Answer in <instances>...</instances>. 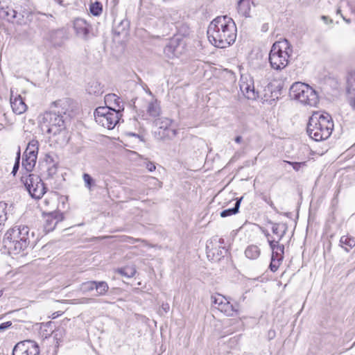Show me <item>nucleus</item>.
Instances as JSON below:
<instances>
[{
    "mask_svg": "<svg viewBox=\"0 0 355 355\" xmlns=\"http://www.w3.org/2000/svg\"><path fill=\"white\" fill-rule=\"evenodd\" d=\"M207 37L216 47L223 49L230 46L236 38L234 21L227 16L217 17L208 26Z\"/></svg>",
    "mask_w": 355,
    "mask_h": 355,
    "instance_id": "f257e3e1",
    "label": "nucleus"
},
{
    "mask_svg": "<svg viewBox=\"0 0 355 355\" xmlns=\"http://www.w3.org/2000/svg\"><path fill=\"white\" fill-rule=\"evenodd\" d=\"M68 101L60 99L52 103L51 110L45 112L40 119L42 129L46 133L56 135L65 129V118Z\"/></svg>",
    "mask_w": 355,
    "mask_h": 355,
    "instance_id": "f03ea898",
    "label": "nucleus"
},
{
    "mask_svg": "<svg viewBox=\"0 0 355 355\" xmlns=\"http://www.w3.org/2000/svg\"><path fill=\"white\" fill-rule=\"evenodd\" d=\"M34 233L26 225L10 228L4 235L3 245L10 252L15 254L25 251L33 239Z\"/></svg>",
    "mask_w": 355,
    "mask_h": 355,
    "instance_id": "7ed1b4c3",
    "label": "nucleus"
},
{
    "mask_svg": "<svg viewBox=\"0 0 355 355\" xmlns=\"http://www.w3.org/2000/svg\"><path fill=\"white\" fill-rule=\"evenodd\" d=\"M334 122L327 114H313L309 120L306 132L309 136L315 141L328 139L332 133Z\"/></svg>",
    "mask_w": 355,
    "mask_h": 355,
    "instance_id": "20e7f679",
    "label": "nucleus"
},
{
    "mask_svg": "<svg viewBox=\"0 0 355 355\" xmlns=\"http://www.w3.org/2000/svg\"><path fill=\"white\" fill-rule=\"evenodd\" d=\"M292 51L288 40L284 39L275 42L269 53V62L271 67L276 70L285 68L288 64V58Z\"/></svg>",
    "mask_w": 355,
    "mask_h": 355,
    "instance_id": "39448f33",
    "label": "nucleus"
},
{
    "mask_svg": "<svg viewBox=\"0 0 355 355\" xmlns=\"http://www.w3.org/2000/svg\"><path fill=\"white\" fill-rule=\"evenodd\" d=\"M289 96L303 105L315 106L318 103L317 92L309 85L296 82L289 89Z\"/></svg>",
    "mask_w": 355,
    "mask_h": 355,
    "instance_id": "423d86ee",
    "label": "nucleus"
},
{
    "mask_svg": "<svg viewBox=\"0 0 355 355\" xmlns=\"http://www.w3.org/2000/svg\"><path fill=\"white\" fill-rule=\"evenodd\" d=\"M122 114L116 108L99 107L95 110L94 118L97 123L108 130L113 129L119 122Z\"/></svg>",
    "mask_w": 355,
    "mask_h": 355,
    "instance_id": "0eeeda50",
    "label": "nucleus"
},
{
    "mask_svg": "<svg viewBox=\"0 0 355 355\" xmlns=\"http://www.w3.org/2000/svg\"><path fill=\"white\" fill-rule=\"evenodd\" d=\"M21 180L32 198L40 199L46 193V188L39 175L30 173L23 175Z\"/></svg>",
    "mask_w": 355,
    "mask_h": 355,
    "instance_id": "6e6552de",
    "label": "nucleus"
},
{
    "mask_svg": "<svg viewBox=\"0 0 355 355\" xmlns=\"http://www.w3.org/2000/svg\"><path fill=\"white\" fill-rule=\"evenodd\" d=\"M211 302L220 312L229 317H234L239 315L238 305H233L229 300L221 295L211 296Z\"/></svg>",
    "mask_w": 355,
    "mask_h": 355,
    "instance_id": "1a4fd4ad",
    "label": "nucleus"
},
{
    "mask_svg": "<svg viewBox=\"0 0 355 355\" xmlns=\"http://www.w3.org/2000/svg\"><path fill=\"white\" fill-rule=\"evenodd\" d=\"M38 344L31 340L18 343L12 350V355H39Z\"/></svg>",
    "mask_w": 355,
    "mask_h": 355,
    "instance_id": "9d476101",
    "label": "nucleus"
},
{
    "mask_svg": "<svg viewBox=\"0 0 355 355\" xmlns=\"http://www.w3.org/2000/svg\"><path fill=\"white\" fill-rule=\"evenodd\" d=\"M184 42L180 37L171 38L164 49V54L168 58H173L180 55L184 49Z\"/></svg>",
    "mask_w": 355,
    "mask_h": 355,
    "instance_id": "9b49d317",
    "label": "nucleus"
},
{
    "mask_svg": "<svg viewBox=\"0 0 355 355\" xmlns=\"http://www.w3.org/2000/svg\"><path fill=\"white\" fill-rule=\"evenodd\" d=\"M44 228L46 232L53 231L57 224L64 219L63 214L59 211H44Z\"/></svg>",
    "mask_w": 355,
    "mask_h": 355,
    "instance_id": "f8f14e48",
    "label": "nucleus"
},
{
    "mask_svg": "<svg viewBox=\"0 0 355 355\" xmlns=\"http://www.w3.org/2000/svg\"><path fill=\"white\" fill-rule=\"evenodd\" d=\"M172 120L167 117H160L155 119V124L159 127V135L162 138L173 139L177 135V130L171 128Z\"/></svg>",
    "mask_w": 355,
    "mask_h": 355,
    "instance_id": "ddd939ff",
    "label": "nucleus"
},
{
    "mask_svg": "<svg viewBox=\"0 0 355 355\" xmlns=\"http://www.w3.org/2000/svg\"><path fill=\"white\" fill-rule=\"evenodd\" d=\"M46 40L55 47H61L68 40L67 31L64 28H58L49 31L46 35Z\"/></svg>",
    "mask_w": 355,
    "mask_h": 355,
    "instance_id": "4468645a",
    "label": "nucleus"
},
{
    "mask_svg": "<svg viewBox=\"0 0 355 355\" xmlns=\"http://www.w3.org/2000/svg\"><path fill=\"white\" fill-rule=\"evenodd\" d=\"M73 29L76 35L83 40H88L92 26L86 20L77 18L73 21Z\"/></svg>",
    "mask_w": 355,
    "mask_h": 355,
    "instance_id": "2eb2a0df",
    "label": "nucleus"
},
{
    "mask_svg": "<svg viewBox=\"0 0 355 355\" xmlns=\"http://www.w3.org/2000/svg\"><path fill=\"white\" fill-rule=\"evenodd\" d=\"M146 112L150 117L155 119L160 116L161 107L157 99L153 98L148 103Z\"/></svg>",
    "mask_w": 355,
    "mask_h": 355,
    "instance_id": "dca6fc26",
    "label": "nucleus"
},
{
    "mask_svg": "<svg viewBox=\"0 0 355 355\" xmlns=\"http://www.w3.org/2000/svg\"><path fill=\"white\" fill-rule=\"evenodd\" d=\"M10 105L12 111L17 114H23L27 109L26 103L19 95L15 98H10Z\"/></svg>",
    "mask_w": 355,
    "mask_h": 355,
    "instance_id": "f3484780",
    "label": "nucleus"
},
{
    "mask_svg": "<svg viewBox=\"0 0 355 355\" xmlns=\"http://www.w3.org/2000/svg\"><path fill=\"white\" fill-rule=\"evenodd\" d=\"M268 223L272 225V233L277 235L279 236V241H280L286 234L288 229L287 225L286 223H273L271 220H269Z\"/></svg>",
    "mask_w": 355,
    "mask_h": 355,
    "instance_id": "a211bd4d",
    "label": "nucleus"
},
{
    "mask_svg": "<svg viewBox=\"0 0 355 355\" xmlns=\"http://www.w3.org/2000/svg\"><path fill=\"white\" fill-rule=\"evenodd\" d=\"M240 89L248 99H255L257 96L254 85L246 83H242L240 85Z\"/></svg>",
    "mask_w": 355,
    "mask_h": 355,
    "instance_id": "6ab92c4d",
    "label": "nucleus"
},
{
    "mask_svg": "<svg viewBox=\"0 0 355 355\" xmlns=\"http://www.w3.org/2000/svg\"><path fill=\"white\" fill-rule=\"evenodd\" d=\"M261 250L257 245H250L245 250V257L251 260H255L259 257Z\"/></svg>",
    "mask_w": 355,
    "mask_h": 355,
    "instance_id": "aec40b11",
    "label": "nucleus"
},
{
    "mask_svg": "<svg viewBox=\"0 0 355 355\" xmlns=\"http://www.w3.org/2000/svg\"><path fill=\"white\" fill-rule=\"evenodd\" d=\"M251 0H239L238 2V12L241 15L245 17L250 16V12L251 9Z\"/></svg>",
    "mask_w": 355,
    "mask_h": 355,
    "instance_id": "412c9836",
    "label": "nucleus"
},
{
    "mask_svg": "<svg viewBox=\"0 0 355 355\" xmlns=\"http://www.w3.org/2000/svg\"><path fill=\"white\" fill-rule=\"evenodd\" d=\"M86 90L89 94H94L95 96H99L103 93V87L101 83L96 80L89 83Z\"/></svg>",
    "mask_w": 355,
    "mask_h": 355,
    "instance_id": "4be33fe9",
    "label": "nucleus"
},
{
    "mask_svg": "<svg viewBox=\"0 0 355 355\" xmlns=\"http://www.w3.org/2000/svg\"><path fill=\"white\" fill-rule=\"evenodd\" d=\"M38 153V142L37 141L33 140L30 141L27 148L24 153V156L37 159Z\"/></svg>",
    "mask_w": 355,
    "mask_h": 355,
    "instance_id": "5701e85b",
    "label": "nucleus"
},
{
    "mask_svg": "<svg viewBox=\"0 0 355 355\" xmlns=\"http://www.w3.org/2000/svg\"><path fill=\"white\" fill-rule=\"evenodd\" d=\"M94 290L96 291V296H104L109 290V286L105 281H95Z\"/></svg>",
    "mask_w": 355,
    "mask_h": 355,
    "instance_id": "b1692460",
    "label": "nucleus"
},
{
    "mask_svg": "<svg viewBox=\"0 0 355 355\" xmlns=\"http://www.w3.org/2000/svg\"><path fill=\"white\" fill-rule=\"evenodd\" d=\"M243 199V197L240 198H236L234 204V207L232 208L227 209L220 212V216L222 218H225L227 216H230L234 214H236L239 212V207L241 205V202Z\"/></svg>",
    "mask_w": 355,
    "mask_h": 355,
    "instance_id": "393cba45",
    "label": "nucleus"
},
{
    "mask_svg": "<svg viewBox=\"0 0 355 355\" xmlns=\"http://www.w3.org/2000/svg\"><path fill=\"white\" fill-rule=\"evenodd\" d=\"M37 159L23 156L22 158V168H24L27 173L32 171L35 166Z\"/></svg>",
    "mask_w": 355,
    "mask_h": 355,
    "instance_id": "a878e982",
    "label": "nucleus"
},
{
    "mask_svg": "<svg viewBox=\"0 0 355 355\" xmlns=\"http://www.w3.org/2000/svg\"><path fill=\"white\" fill-rule=\"evenodd\" d=\"M0 15L10 21L16 18L17 12L15 10L7 7L6 8H3L0 11Z\"/></svg>",
    "mask_w": 355,
    "mask_h": 355,
    "instance_id": "bb28decb",
    "label": "nucleus"
},
{
    "mask_svg": "<svg viewBox=\"0 0 355 355\" xmlns=\"http://www.w3.org/2000/svg\"><path fill=\"white\" fill-rule=\"evenodd\" d=\"M83 180L84 181L85 187L89 191H92L93 189L96 187V182L89 174L84 173L83 174Z\"/></svg>",
    "mask_w": 355,
    "mask_h": 355,
    "instance_id": "cd10ccee",
    "label": "nucleus"
},
{
    "mask_svg": "<svg viewBox=\"0 0 355 355\" xmlns=\"http://www.w3.org/2000/svg\"><path fill=\"white\" fill-rule=\"evenodd\" d=\"M94 282L95 281H88L83 282L80 285V291L83 294H87L94 291Z\"/></svg>",
    "mask_w": 355,
    "mask_h": 355,
    "instance_id": "c85d7f7f",
    "label": "nucleus"
},
{
    "mask_svg": "<svg viewBox=\"0 0 355 355\" xmlns=\"http://www.w3.org/2000/svg\"><path fill=\"white\" fill-rule=\"evenodd\" d=\"M105 101H113L117 107L116 111L121 112L123 110V106L121 105L119 98L114 94H109L105 96Z\"/></svg>",
    "mask_w": 355,
    "mask_h": 355,
    "instance_id": "c756f323",
    "label": "nucleus"
},
{
    "mask_svg": "<svg viewBox=\"0 0 355 355\" xmlns=\"http://www.w3.org/2000/svg\"><path fill=\"white\" fill-rule=\"evenodd\" d=\"M347 85L348 94L355 93V71L349 74L347 79Z\"/></svg>",
    "mask_w": 355,
    "mask_h": 355,
    "instance_id": "7c9ffc66",
    "label": "nucleus"
},
{
    "mask_svg": "<svg viewBox=\"0 0 355 355\" xmlns=\"http://www.w3.org/2000/svg\"><path fill=\"white\" fill-rule=\"evenodd\" d=\"M89 10L93 15L99 16L103 10L102 4L98 1H96L90 5Z\"/></svg>",
    "mask_w": 355,
    "mask_h": 355,
    "instance_id": "2f4dec72",
    "label": "nucleus"
},
{
    "mask_svg": "<svg viewBox=\"0 0 355 355\" xmlns=\"http://www.w3.org/2000/svg\"><path fill=\"white\" fill-rule=\"evenodd\" d=\"M6 204L0 202V232L2 230V226L7 220V213L6 212Z\"/></svg>",
    "mask_w": 355,
    "mask_h": 355,
    "instance_id": "473e14b6",
    "label": "nucleus"
},
{
    "mask_svg": "<svg viewBox=\"0 0 355 355\" xmlns=\"http://www.w3.org/2000/svg\"><path fill=\"white\" fill-rule=\"evenodd\" d=\"M284 253V245L278 246L274 251H272V257L275 259H283Z\"/></svg>",
    "mask_w": 355,
    "mask_h": 355,
    "instance_id": "72a5a7b5",
    "label": "nucleus"
},
{
    "mask_svg": "<svg viewBox=\"0 0 355 355\" xmlns=\"http://www.w3.org/2000/svg\"><path fill=\"white\" fill-rule=\"evenodd\" d=\"M340 243L341 245H345L352 248L355 245V239L347 236H343L340 239Z\"/></svg>",
    "mask_w": 355,
    "mask_h": 355,
    "instance_id": "f704fd0d",
    "label": "nucleus"
},
{
    "mask_svg": "<svg viewBox=\"0 0 355 355\" xmlns=\"http://www.w3.org/2000/svg\"><path fill=\"white\" fill-rule=\"evenodd\" d=\"M282 260L283 259H275V258L271 257V261H270V263L269 266L270 270L272 272L277 271V269L279 268Z\"/></svg>",
    "mask_w": 355,
    "mask_h": 355,
    "instance_id": "c9c22d12",
    "label": "nucleus"
},
{
    "mask_svg": "<svg viewBox=\"0 0 355 355\" xmlns=\"http://www.w3.org/2000/svg\"><path fill=\"white\" fill-rule=\"evenodd\" d=\"M119 272L123 276L132 277L135 275L136 270L134 268H121Z\"/></svg>",
    "mask_w": 355,
    "mask_h": 355,
    "instance_id": "e433bc0d",
    "label": "nucleus"
},
{
    "mask_svg": "<svg viewBox=\"0 0 355 355\" xmlns=\"http://www.w3.org/2000/svg\"><path fill=\"white\" fill-rule=\"evenodd\" d=\"M19 165H20V151L19 150V152L17 153L16 159H15V162L13 166L12 171V174H13V175H15L16 173H17V171L19 168Z\"/></svg>",
    "mask_w": 355,
    "mask_h": 355,
    "instance_id": "4c0bfd02",
    "label": "nucleus"
},
{
    "mask_svg": "<svg viewBox=\"0 0 355 355\" xmlns=\"http://www.w3.org/2000/svg\"><path fill=\"white\" fill-rule=\"evenodd\" d=\"M121 238L122 241L130 243L132 244H134L137 242L143 241V240H141V239H134L128 236H123Z\"/></svg>",
    "mask_w": 355,
    "mask_h": 355,
    "instance_id": "58836bf2",
    "label": "nucleus"
},
{
    "mask_svg": "<svg viewBox=\"0 0 355 355\" xmlns=\"http://www.w3.org/2000/svg\"><path fill=\"white\" fill-rule=\"evenodd\" d=\"M288 164L291 165L293 169L296 171H298L302 166H306V162H286Z\"/></svg>",
    "mask_w": 355,
    "mask_h": 355,
    "instance_id": "ea45409f",
    "label": "nucleus"
},
{
    "mask_svg": "<svg viewBox=\"0 0 355 355\" xmlns=\"http://www.w3.org/2000/svg\"><path fill=\"white\" fill-rule=\"evenodd\" d=\"M96 300L92 297H83L78 300V304H90L96 302Z\"/></svg>",
    "mask_w": 355,
    "mask_h": 355,
    "instance_id": "a19ab883",
    "label": "nucleus"
},
{
    "mask_svg": "<svg viewBox=\"0 0 355 355\" xmlns=\"http://www.w3.org/2000/svg\"><path fill=\"white\" fill-rule=\"evenodd\" d=\"M348 101L349 105L355 110V93L348 94Z\"/></svg>",
    "mask_w": 355,
    "mask_h": 355,
    "instance_id": "79ce46f5",
    "label": "nucleus"
},
{
    "mask_svg": "<svg viewBox=\"0 0 355 355\" xmlns=\"http://www.w3.org/2000/svg\"><path fill=\"white\" fill-rule=\"evenodd\" d=\"M11 325L12 322L10 321L3 322L0 324V331H3L6 329H8Z\"/></svg>",
    "mask_w": 355,
    "mask_h": 355,
    "instance_id": "37998d69",
    "label": "nucleus"
},
{
    "mask_svg": "<svg viewBox=\"0 0 355 355\" xmlns=\"http://www.w3.org/2000/svg\"><path fill=\"white\" fill-rule=\"evenodd\" d=\"M56 171H57V168L55 164H53V166H49L47 169L49 176L53 175L54 174H55Z\"/></svg>",
    "mask_w": 355,
    "mask_h": 355,
    "instance_id": "c03bdc74",
    "label": "nucleus"
},
{
    "mask_svg": "<svg viewBox=\"0 0 355 355\" xmlns=\"http://www.w3.org/2000/svg\"><path fill=\"white\" fill-rule=\"evenodd\" d=\"M279 241H268L269 245H270L272 251H274L276 249V248H277L278 246H281V245L279 244Z\"/></svg>",
    "mask_w": 355,
    "mask_h": 355,
    "instance_id": "a18cd8bd",
    "label": "nucleus"
},
{
    "mask_svg": "<svg viewBox=\"0 0 355 355\" xmlns=\"http://www.w3.org/2000/svg\"><path fill=\"white\" fill-rule=\"evenodd\" d=\"M263 200L270 205V207L273 210H275L277 212L278 211L277 207L275 206L274 203L272 202V201L270 199L268 200L266 198H264Z\"/></svg>",
    "mask_w": 355,
    "mask_h": 355,
    "instance_id": "49530a36",
    "label": "nucleus"
},
{
    "mask_svg": "<svg viewBox=\"0 0 355 355\" xmlns=\"http://www.w3.org/2000/svg\"><path fill=\"white\" fill-rule=\"evenodd\" d=\"M146 168H147L149 171L152 172V171H155V170L156 166H155V165L153 163H152V162H148V163L146 164Z\"/></svg>",
    "mask_w": 355,
    "mask_h": 355,
    "instance_id": "de8ad7c7",
    "label": "nucleus"
},
{
    "mask_svg": "<svg viewBox=\"0 0 355 355\" xmlns=\"http://www.w3.org/2000/svg\"><path fill=\"white\" fill-rule=\"evenodd\" d=\"M62 314V312H61V311H55L52 313L51 318L55 319V318H58V316L61 315Z\"/></svg>",
    "mask_w": 355,
    "mask_h": 355,
    "instance_id": "09e8293b",
    "label": "nucleus"
},
{
    "mask_svg": "<svg viewBox=\"0 0 355 355\" xmlns=\"http://www.w3.org/2000/svg\"><path fill=\"white\" fill-rule=\"evenodd\" d=\"M242 140H243V139H242L241 136H237L235 137V139H234V141L238 144H240L242 141Z\"/></svg>",
    "mask_w": 355,
    "mask_h": 355,
    "instance_id": "8fccbe9b",
    "label": "nucleus"
},
{
    "mask_svg": "<svg viewBox=\"0 0 355 355\" xmlns=\"http://www.w3.org/2000/svg\"><path fill=\"white\" fill-rule=\"evenodd\" d=\"M162 308L165 312H167L169 310V305L168 304H163Z\"/></svg>",
    "mask_w": 355,
    "mask_h": 355,
    "instance_id": "3c124183",
    "label": "nucleus"
},
{
    "mask_svg": "<svg viewBox=\"0 0 355 355\" xmlns=\"http://www.w3.org/2000/svg\"><path fill=\"white\" fill-rule=\"evenodd\" d=\"M341 17H343V20L347 23L349 24L351 22L350 19L345 18L343 15H341Z\"/></svg>",
    "mask_w": 355,
    "mask_h": 355,
    "instance_id": "603ef678",
    "label": "nucleus"
},
{
    "mask_svg": "<svg viewBox=\"0 0 355 355\" xmlns=\"http://www.w3.org/2000/svg\"><path fill=\"white\" fill-rule=\"evenodd\" d=\"M49 200L48 199H44L43 201V204L44 206H49Z\"/></svg>",
    "mask_w": 355,
    "mask_h": 355,
    "instance_id": "864d4df0",
    "label": "nucleus"
},
{
    "mask_svg": "<svg viewBox=\"0 0 355 355\" xmlns=\"http://www.w3.org/2000/svg\"><path fill=\"white\" fill-rule=\"evenodd\" d=\"M267 30H268V24H264L262 26V31H266Z\"/></svg>",
    "mask_w": 355,
    "mask_h": 355,
    "instance_id": "5fc2aeb1",
    "label": "nucleus"
},
{
    "mask_svg": "<svg viewBox=\"0 0 355 355\" xmlns=\"http://www.w3.org/2000/svg\"><path fill=\"white\" fill-rule=\"evenodd\" d=\"M57 3H58L59 4H61L62 2V0H55Z\"/></svg>",
    "mask_w": 355,
    "mask_h": 355,
    "instance_id": "6e6d98bb",
    "label": "nucleus"
},
{
    "mask_svg": "<svg viewBox=\"0 0 355 355\" xmlns=\"http://www.w3.org/2000/svg\"><path fill=\"white\" fill-rule=\"evenodd\" d=\"M219 243H224V240H223V239H219Z\"/></svg>",
    "mask_w": 355,
    "mask_h": 355,
    "instance_id": "4d7b16f0",
    "label": "nucleus"
},
{
    "mask_svg": "<svg viewBox=\"0 0 355 355\" xmlns=\"http://www.w3.org/2000/svg\"><path fill=\"white\" fill-rule=\"evenodd\" d=\"M121 25H123L124 24H125L126 25H128V21H121Z\"/></svg>",
    "mask_w": 355,
    "mask_h": 355,
    "instance_id": "13d9d810",
    "label": "nucleus"
},
{
    "mask_svg": "<svg viewBox=\"0 0 355 355\" xmlns=\"http://www.w3.org/2000/svg\"><path fill=\"white\" fill-rule=\"evenodd\" d=\"M340 12H341L340 9H338V10H337V13H338V14H340V15H342V14L340 13Z\"/></svg>",
    "mask_w": 355,
    "mask_h": 355,
    "instance_id": "bf43d9fd",
    "label": "nucleus"
},
{
    "mask_svg": "<svg viewBox=\"0 0 355 355\" xmlns=\"http://www.w3.org/2000/svg\"><path fill=\"white\" fill-rule=\"evenodd\" d=\"M46 157H47V158H51V161H53V159L51 157V156H50V155H46Z\"/></svg>",
    "mask_w": 355,
    "mask_h": 355,
    "instance_id": "052dcab7",
    "label": "nucleus"
},
{
    "mask_svg": "<svg viewBox=\"0 0 355 355\" xmlns=\"http://www.w3.org/2000/svg\"><path fill=\"white\" fill-rule=\"evenodd\" d=\"M265 235H266V237H268L270 236V234L268 232H267V233L265 234Z\"/></svg>",
    "mask_w": 355,
    "mask_h": 355,
    "instance_id": "680f3d73",
    "label": "nucleus"
},
{
    "mask_svg": "<svg viewBox=\"0 0 355 355\" xmlns=\"http://www.w3.org/2000/svg\"><path fill=\"white\" fill-rule=\"evenodd\" d=\"M322 19L326 20L327 17L325 16H322Z\"/></svg>",
    "mask_w": 355,
    "mask_h": 355,
    "instance_id": "e2e57ef3",
    "label": "nucleus"
},
{
    "mask_svg": "<svg viewBox=\"0 0 355 355\" xmlns=\"http://www.w3.org/2000/svg\"><path fill=\"white\" fill-rule=\"evenodd\" d=\"M148 94H149L150 95L153 96V94H152V92L150 90L148 91Z\"/></svg>",
    "mask_w": 355,
    "mask_h": 355,
    "instance_id": "0e129e2a",
    "label": "nucleus"
},
{
    "mask_svg": "<svg viewBox=\"0 0 355 355\" xmlns=\"http://www.w3.org/2000/svg\"><path fill=\"white\" fill-rule=\"evenodd\" d=\"M2 295H3V291L0 290V297H1Z\"/></svg>",
    "mask_w": 355,
    "mask_h": 355,
    "instance_id": "69168bd1",
    "label": "nucleus"
},
{
    "mask_svg": "<svg viewBox=\"0 0 355 355\" xmlns=\"http://www.w3.org/2000/svg\"><path fill=\"white\" fill-rule=\"evenodd\" d=\"M345 251L349 252V250L347 248H345Z\"/></svg>",
    "mask_w": 355,
    "mask_h": 355,
    "instance_id": "338daca9",
    "label": "nucleus"
}]
</instances>
